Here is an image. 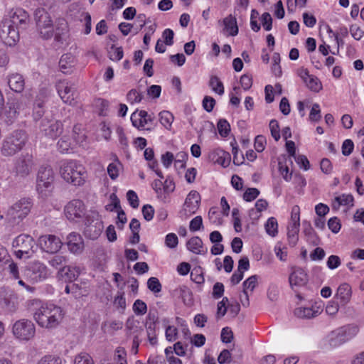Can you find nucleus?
<instances>
[{
  "instance_id": "nucleus-1",
  "label": "nucleus",
  "mask_w": 364,
  "mask_h": 364,
  "mask_svg": "<svg viewBox=\"0 0 364 364\" xmlns=\"http://www.w3.org/2000/svg\"><path fill=\"white\" fill-rule=\"evenodd\" d=\"M32 305L36 306L33 309V318L42 328H54L63 318V311L58 306L52 304H41L38 300H33Z\"/></svg>"
},
{
  "instance_id": "nucleus-2",
  "label": "nucleus",
  "mask_w": 364,
  "mask_h": 364,
  "mask_svg": "<svg viewBox=\"0 0 364 364\" xmlns=\"http://www.w3.org/2000/svg\"><path fill=\"white\" fill-rule=\"evenodd\" d=\"M59 173L65 181L74 186L83 185L87 176L85 168L75 160L62 161Z\"/></svg>"
},
{
  "instance_id": "nucleus-3",
  "label": "nucleus",
  "mask_w": 364,
  "mask_h": 364,
  "mask_svg": "<svg viewBox=\"0 0 364 364\" xmlns=\"http://www.w3.org/2000/svg\"><path fill=\"white\" fill-rule=\"evenodd\" d=\"M27 141L26 133L16 130L6 136L2 141L0 151L6 157L13 156L23 149Z\"/></svg>"
},
{
  "instance_id": "nucleus-4",
  "label": "nucleus",
  "mask_w": 364,
  "mask_h": 364,
  "mask_svg": "<svg viewBox=\"0 0 364 364\" xmlns=\"http://www.w3.org/2000/svg\"><path fill=\"white\" fill-rule=\"evenodd\" d=\"M33 204L30 198H21L12 204L7 210L5 218L11 226L19 225L29 214Z\"/></svg>"
},
{
  "instance_id": "nucleus-5",
  "label": "nucleus",
  "mask_w": 364,
  "mask_h": 364,
  "mask_svg": "<svg viewBox=\"0 0 364 364\" xmlns=\"http://www.w3.org/2000/svg\"><path fill=\"white\" fill-rule=\"evenodd\" d=\"M33 16L39 37L43 40L50 39L54 34V25L50 14L45 9L38 8Z\"/></svg>"
},
{
  "instance_id": "nucleus-6",
  "label": "nucleus",
  "mask_w": 364,
  "mask_h": 364,
  "mask_svg": "<svg viewBox=\"0 0 364 364\" xmlns=\"http://www.w3.org/2000/svg\"><path fill=\"white\" fill-rule=\"evenodd\" d=\"M12 332L19 340L29 341L35 336L36 327L31 320L22 318L14 323Z\"/></svg>"
},
{
  "instance_id": "nucleus-7",
  "label": "nucleus",
  "mask_w": 364,
  "mask_h": 364,
  "mask_svg": "<svg viewBox=\"0 0 364 364\" xmlns=\"http://www.w3.org/2000/svg\"><path fill=\"white\" fill-rule=\"evenodd\" d=\"M49 275L48 267L38 261L28 265L24 270V277L31 283H37L46 279Z\"/></svg>"
},
{
  "instance_id": "nucleus-8",
  "label": "nucleus",
  "mask_w": 364,
  "mask_h": 364,
  "mask_svg": "<svg viewBox=\"0 0 364 364\" xmlns=\"http://www.w3.org/2000/svg\"><path fill=\"white\" fill-rule=\"evenodd\" d=\"M358 331L359 328L355 325L343 326L331 333L330 344L336 346L343 343L355 336Z\"/></svg>"
},
{
  "instance_id": "nucleus-9",
  "label": "nucleus",
  "mask_w": 364,
  "mask_h": 364,
  "mask_svg": "<svg viewBox=\"0 0 364 364\" xmlns=\"http://www.w3.org/2000/svg\"><path fill=\"white\" fill-rule=\"evenodd\" d=\"M85 205L79 199L70 201L64 208L65 215L68 220L73 222H77L85 215Z\"/></svg>"
},
{
  "instance_id": "nucleus-10",
  "label": "nucleus",
  "mask_w": 364,
  "mask_h": 364,
  "mask_svg": "<svg viewBox=\"0 0 364 364\" xmlns=\"http://www.w3.org/2000/svg\"><path fill=\"white\" fill-rule=\"evenodd\" d=\"M6 21H10V23L17 30L26 29L30 22V17L28 14L23 9L18 8L11 10L9 15L4 18Z\"/></svg>"
},
{
  "instance_id": "nucleus-11",
  "label": "nucleus",
  "mask_w": 364,
  "mask_h": 364,
  "mask_svg": "<svg viewBox=\"0 0 364 364\" xmlns=\"http://www.w3.org/2000/svg\"><path fill=\"white\" fill-rule=\"evenodd\" d=\"M34 165L32 154L28 153L22 154L15 160L14 170L17 176L26 177L32 171Z\"/></svg>"
},
{
  "instance_id": "nucleus-12",
  "label": "nucleus",
  "mask_w": 364,
  "mask_h": 364,
  "mask_svg": "<svg viewBox=\"0 0 364 364\" xmlns=\"http://www.w3.org/2000/svg\"><path fill=\"white\" fill-rule=\"evenodd\" d=\"M54 173L50 166H41L37 175V190L41 193L53 188Z\"/></svg>"
},
{
  "instance_id": "nucleus-13",
  "label": "nucleus",
  "mask_w": 364,
  "mask_h": 364,
  "mask_svg": "<svg viewBox=\"0 0 364 364\" xmlns=\"http://www.w3.org/2000/svg\"><path fill=\"white\" fill-rule=\"evenodd\" d=\"M39 128L44 134L51 139H56L63 132V124L59 120L45 117L40 122Z\"/></svg>"
},
{
  "instance_id": "nucleus-14",
  "label": "nucleus",
  "mask_w": 364,
  "mask_h": 364,
  "mask_svg": "<svg viewBox=\"0 0 364 364\" xmlns=\"http://www.w3.org/2000/svg\"><path fill=\"white\" fill-rule=\"evenodd\" d=\"M0 38L5 45L12 46L19 39V31L4 18L0 23Z\"/></svg>"
},
{
  "instance_id": "nucleus-15",
  "label": "nucleus",
  "mask_w": 364,
  "mask_h": 364,
  "mask_svg": "<svg viewBox=\"0 0 364 364\" xmlns=\"http://www.w3.org/2000/svg\"><path fill=\"white\" fill-rule=\"evenodd\" d=\"M200 194L196 191H191L187 196L183 209L180 211V217L187 219L194 214L199 207Z\"/></svg>"
},
{
  "instance_id": "nucleus-16",
  "label": "nucleus",
  "mask_w": 364,
  "mask_h": 364,
  "mask_svg": "<svg viewBox=\"0 0 364 364\" xmlns=\"http://www.w3.org/2000/svg\"><path fill=\"white\" fill-rule=\"evenodd\" d=\"M57 92L61 100L68 104H72L75 99L74 84L68 80H59L55 85Z\"/></svg>"
},
{
  "instance_id": "nucleus-17",
  "label": "nucleus",
  "mask_w": 364,
  "mask_h": 364,
  "mask_svg": "<svg viewBox=\"0 0 364 364\" xmlns=\"http://www.w3.org/2000/svg\"><path fill=\"white\" fill-rule=\"evenodd\" d=\"M41 248L48 253H56L62 247V242L59 237L53 235H42L38 239Z\"/></svg>"
},
{
  "instance_id": "nucleus-18",
  "label": "nucleus",
  "mask_w": 364,
  "mask_h": 364,
  "mask_svg": "<svg viewBox=\"0 0 364 364\" xmlns=\"http://www.w3.org/2000/svg\"><path fill=\"white\" fill-rule=\"evenodd\" d=\"M131 121L132 125L138 129L150 131L153 129L151 127L145 128L146 124L153 125L154 117L144 110H141L138 113L133 112L131 115Z\"/></svg>"
},
{
  "instance_id": "nucleus-19",
  "label": "nucleus",
  "mask_w": 364,
  "mask_h": 364,
  "mask_svg": "<svg viewBox=\"0 0 364 364\" xmlns=\"http://www.w3.org/2000/svg\"><path fill=\"white\" fill-rule=\"evenodd\" d=\"M25 105L23 102L18 99H12L7 102L5 111L4 117L7 124H12L19 114L21 109H23Z\"/></svg>"
},
{
  "instance_id": "nucleus-20",
  "label": "nucleus",
  "mask_w": 364,
  "mask_h": 364,
  "mask_svg": "<svg viewBox=\"0 0 364 364\" xmlns=\"http://www.w3.org/2000/svg\"><path fill=\"white\" fill-rule=\"evenodd\" d=\"M34 245L35 242L32 237L25 234L19 235L13 241V247L21 249V252H24L25 255L28 256L34 252Z\"/></svg>"
},
{
  "instance_id": "nucleus-21",
  "label": "nucleus",
  "mask_w": 364,
  "mask_h": 364,
  "mask_svg": "<svg viewBox=\"0 0 364 364\" xmlns=\"http://www.w3.org/2000/svg\"><path fill=\"white\" fill-rule=\"evenodd\" d=\"M54 39L56 42L63 44L69 37V26L65 18H58L54 28Z\"/></svg>"
},
{
  "instance_id": "nucleus-22",
  "label": "nucleus",
  "mask_w": 364,
  "mask_h": 364,
  "mask_svg": "<svg viewBox=\"0 0 364 364\" xmlns=\"http://www.w3.org/2000/svg\"><path fill=\"white\" fill-rule=\"evenodd\" d=\"M0 262H2L4 265H7V267H4V269L9 272L11 278L14 279H19L18 267L17 264L14 262L6 250H2L0 252Z\"/></svg>"
},
{
  "instance_id": "nucleus-23",
  "label": "nucleus",
  "mask_w": 364,
  "mask_h": 364,
  "mask_svg": "<svg viewBox=\"0 0 364 364\" xmlns=\"http://www.w3.org/2000/svg\"><path fill=\"white\" fill-rule=\"evenodd\" d=\"M289 284L292 289L304 286L308 282V276L301 268L294 269L289 277Z\"/></svg>"
},
{
  "instance_id": "nucleus-24",
  "label": "nucleus",
  "mask_w": 364,
  "mask_h": 364,
  "mask_svg": "<svg viewBox=\"0 0 364 364\" xmlns=\"http://www.w3.org/2000/svg\"><path fill=\"white\" fill-rule=\"evenodd\" d=\"M81 273L80 267L64 265L58 272L59 278L64 279L66 282H73L76 280Z\"/></svg>"
},
{
  "instance_id": "nucleus-25",
  "label": "nucleus",
  "mask_w": 364,
  "mask_h": 364,
  "mask_svg": "<svg viewBox=\"0 0 364 364\" xmlns=\"http://www.w3.org/2000/svg\"><path fill=\"white\" fill-rule=\"evenodd\" d=\"M67 245L69 250L74 254L82 252L84 248L82 238L80 234L71 232L67 237Z\"/></svg>"
},
{
  "instance_id": "nucleus-26",
  "label": "nucleus",
  "mask_w": 364,
  "mask_h": 364,
  "mask_svg": "<svg viewBox=\"0 0 364 364\" xmlns=\"http://www.w3.org/2000/svg\"><path fill=\"white\" fill-rule=\"evenodd\" d=\"M209 158L213 163L220 164L223 167L228 166L230 162V154L220 149L211 151Z\"/></svg>"
},
{
  "instance_id": "nucleus-27",
  "label": "nucleus",
  "mask_w": 364,
  "mask_h": 364,
  "mask_svg": "<svg viewBox=\"0 0 364 364\" xmlns=\"http://www.w3.org/2000/svg\"><path fill=\"white\" fill-rule=\"evenodd\" d=\"M76 64L75 58L71 53L63 55L59 61V68L62 73L70 74Z\"/></svg>"
},
{
  "instance_id": "nucleus-28",
  "label": "nucleus",
  "mask_w": 364,
  "mask_h": 364,
  "mask_svg": "<svg viewBox=\"0 0 364 364\" xmlns=\"http://www.w3.org/2000/svg\"><path fill=\"white\" fill-rule=\"evenodd\" d=\"M321 311L322 309L319 306L299 307L294 310V314L298 318H311L317 316Z\"/></svg>"
},
{
  "instance_id": "nucleus-29",
  "label": "nucleus",
  "mask_w": 364,
  "mask_h": 364,
  "mask_svg": "<svg viewBox=\"0 0 364 364\" xmlns=\"http://www.w3.org/2000/svg\"><path fill=\"white\" fill-rule=\"evenodd\" d=\"M8 84L13 91L21 92L25 87V80L23 75L18 73H13L8 77Z\"/></svg>"
},
{
  "instance_id": "nucleus-30",
  "label": "nucleus",
  "mask_w": 364,
  "mask_h": 364,
  "mask_svg": "<svg viewBox=\"0 0 364 364\" xmlns=\"http://www.w3.org/2000/svg\"><path fill=\"white\" fill-rule=\"evenodd\" d=\"M186 247L189 251L196 255H205L208 252L207 248L203 247L202 240L198 236L193 237L188 240Z\"/></svg>"
},
{
  "instance_id": "nucleus-31",
  "label": "nucleus",
  "mask_w": 364,
  "mask_h": 364,
  "mask_svg": "<svg viewBox=\"0 0 364 364\" xmlns=\"http://www.w3.org/2000/svg\"><path fill=\"white\" fill-rule=\"evenodd\" d=\"M125 326L127 334L133 336V337L137 336L139 338L144 331L142 326H140V322L134 319V316L128 318Z\"/></svg>"
},
{
  "instance_id": "nucleus-32",
  "label": "nucleus",
  "mask_w": 364,
  "mask_h": 364,
  "mask_svg": "<svg viewBox=\"0 0 364 364\" xmlns=\"http://www.w3.org/2000/svg\"><path fill=\"white\" fill-rule=\"evenodd\" d=\"M336 296L342 304H346L352 296L351 287L348 283L341 284L337 289Z\"/></svg>"
},
{
  "instance_id": "nucleus-33",
  "label": "nucleus",
  "mask_w": 364,
  "mask_h": 364,
  "mask_svg": "<svg viewBox=\"0 0 364 364\" xmlns=\"http://www.w3.org/2000/svg\"><path fill=\"white\" fill-rule=\"evenodd\" d=\"M257 282V275H252L247 278L242 284L243 285V294L245 296V303L243 302L242 300V304L244 306H248L250 304L249 301V296L247 294V291L250 290V291H252L256 287Z\"/></svg>"
},
{
  "instance_id": "nucleus-34",
  "label": "nucleus",
  "mask_w": 364,
  "mask_h": 364,
  "mask_svg": "<svg viewBox=\"0 0 364 364\" xmlns=\"http://www.w3.org/2000/svg\"><path fill=\"white\" fill-rule=\"evenodd\" d=\"M103 229L102 222L97 221L95 225L89 224L85 228V235L91 240L97 239Z\"/></svg>"
},
{
  "instance_id": "nucleus-35",
  "label": "nucleus",
  "mask_w": 364,
  "mask_h": 364,
  "mask_svg": "<svg viewBox=\"0 0 364 364\" xmlns=\"http://www.w3.org/2000/svg\"><path fill=\"white\" fill-rule=\"evenodd\" d=\"M341 205H353V197L350 194H342L336 196L332 203V208L338 210Z\"/></svg>"
},
{
  "instance_id": "nucleus-36",
  "label": "nucleus",
  "mask_w": 364,
  "mask_h": 364,
  "mask_svg": "<svg viewBox=\"0 0 364 364\" xmlns=\"http://www.w3.org/2000/svg\"><path fill=\"white\" fill-rule=\"evenodd\" d=\"M223 24L225 28L229 32V35L235 36L238 33V27L237 25V20L235 16L230 14L223 19Z\"/></svg>"
},
{
  "instance_id": "nucleus-37",
  "label": "nucleus",
  "mask_w": 364,
  "mask_h": 364,
  "mask_svg": "<svg viewBox=\"0 0 364 364\" xmlns=\"http://www.w3.org/2000/svg\"><path fill=\"white\" fill-rule=\"evenodd\" d=\"M300 225L296 224L289 223L287 227V237L289 242L291 246H295L297 243L299 237L298 233L299 231Z\"/></svg>"
},
{
  "instance_id": "nucleus-38",
  "label": "nucleus",
  "mask_w": 364,
  "mask_h": 364,
  "mask_svg": "<svg viewBox=\"0 0 364 364\" xmlns=\"http://www.w3.org/2000/svg\"><path fill=\"white\" fill-rule=\"evenodd\" d=\"M58 150L64 154L73 149L74 142L68 136H63L58 142Z\"/></svg>"
},
{
  "instance_id": "nucleus-39",
  "label": "nucleus",
  "mask_w": 364,
  "mask_h": 364,
  "mask_svg": "<svg viewBox=\"0 0 364 364\" xmlns=\"http://www.w3.org/2000/svg\"><path fill=\"white\" fill-rule=\"evenodd\" d=\"M209 86L215 93L222 95L224 93V86L218 77L211 76L209 80Z\"/></svg>"
},
{
  "instance_id": "nucleus-40",
  "label": "nucleus",
  "mask_w": 364,
  "mask_h": 364,
  "mask_svg": "<svg viewBox=\"0 0 364 364\" xmlns=\"http://www.w3.org/2000/svg\"><path fill=\"white\" fill-rule=\"evenodd\" d=\"M180 295L186 306H191L193 304V298L191 291L186 287H181Z\"/></svg>"
},
{
  "instance_id": "nucleus-41",
  "label": "nucleus",
  "mask_w": 364,
  "mask_h": 364,
  "mask_svg": "<svg viewBox=\"0 0 364 364\" xmlns=\"http://www.w3.org/2000/svg\"><path fill=\"white\" fill-rule=\"evenodd\" d=\"M161 124L166 129H169L173 121V114L168 111H162L159 113Z\"/></svg>"
},
{
  "instance_id": "nucleus-42",
  "label": "nucleus",
  "mask_w": 364,
  "mask_h": 364,
  "mask_svg": "<svg viewBox=\"0 0 364 364\" xmlns=\"http://www.w3.org/2000/svg\"><path fill=\"white\" fill-rule=\"evenodd\" d=\"M121 166L122 164L118 160H116L109 164L107 167V173L112 180H114L118 177Z\"/></svg>"
},
{
  "instance_id": "nucleus-43",
  "label": "nucleus",
  "mask_w": 364,
  "mask_h": 364,
  "mask_svg": "<svg viewBox=\"0 0 364 364\" xmlns=\"http://www.w3.org/2000/svg\"><path fill=\"white\" fill-rule=\"evenodd\" d=\"M277 228H278V224L276 218L272 217L269 218L266 224H265V229L269 235L274 237L277 234Z\"/></svg>"
},
{
  "instance_id": "nucleus-44",
  "label": "nucleus",
  "mask_w": 364,
  "mask_h": 364,
  "mask_svg": "<svg viewBox=\"0 0 364 364\" xmlns=\"http://www.w3.org/2000/svg\"><path fill=\"white\" fill-rule=\"evenodd\" d=\"M304 83L309 89L314 92H318L321 89V84L318 79L314 75H311Z\"/></svg>"
},
{
  "instance_id": "nucleus-45",
  "label": "nucleus",
  "mask_w": 364,
  "mask_h": 364,
  "mask_svg": "<svg viewBox=\"0 0 364 364\" xmlns=\"http://www.w3.org/2000/svg\"><path fill=\"white\" fill-rule=\"evenodd\" d=\"M109 58L112 60H120L123 58V50L122 47H115L112 46L109 50Z\"/></svg>"
},
{
  "instance_id": "nucleus-46",
  "label": "nucleus",
  "mask_w": 364,
  "mask_h": 364,
  "mask_svg": "<svg viewBox=\"0 0 364 364\" xmlns=\"http://www.w3.org/2000/svg\"><path fill=\"white\" fill-rule=\"evenodd\" d=\"M75 364H95V362L88 353H80L75 356Z\"/></svg>"
},
{
  "instance_id": "nucleus-47",
  "label": "nucleus",
  "mask_w": 364,
  "mask_h": 364,
  "mask_svg": "<svg viewBox=\"0 0 364 364\" xmlns=\"http://www.w3.org/2000/svg\"><path fill=\"white\" fill-rule=\"evenodd\" d=\"M38 364H62V359L58 355H47L43 356Z\"/></svg>"
},
{
  "instance_id": "nucleus-48",
  "label": "nucleus",
  "mask_w": 364,
  "mask_h": 364,
  "mask_svg": "<svg viewBox=\"0 0 364 364\" xmlns=\"http://www.w3.org/2000/svg\"><path fill=\"white\" fill-rule=\"evenodd\" d=\"M218 129L222 136H227L230 131V126L227 120L221 119L218 123Z\"/></svg>"
},
{
  "instance_id": "nucleus-49",
  "label": "nucleus",
  "mask_w": 364,
  "mask_h": 364,
  "mask_svg": "<svg viewBox=\"0 0 364 364\" xmlns=\"http://www.w3.org/2000/svg\"><path fill=\"white\" fill-rule=\"evenodd\" d=\"M208 218L211 223L215 225H220L222 223V218L220 213L216 208H212L208 212Z\"/></svg>"
},
{
  "instance_id": "nucleus-50",
  "label": "nucleus",
  "mask_w": 364,
  "mask_h": 364,
  "mask_svg": "<svg viewBox=\"0 0 364 364\" xmlns=\"http://www.w3.org/2000/svg\"><path fill=\"white\" fill-rule=\"evenodd\" d=\"M147 287L151 291L155 294L161 291V284L156 277L149 278L147 282Z\"/></svg>"
},
{
  "instance_id": "nucleus-51",
  "label": "nucleus",
  "mask_w": 364,
  "mask_h": 364,
  "mask_svg": "<svg viewBox=\"0 0 364 364\" xmlns=\"http://www.w3.org/2000/svg\"><path fill=\"white\" fill-rule=\"evenodd\" d=\"M147 310L146 304L140 299L135 301L133 305V311L137 315H144Z\"/></svg>"
},
{
  "instance_id": "nucleus-52",
  "label": "nucleus",
  "mask_w": 364,
  "mask_h": 364,
  "mask_svg": "<svg viewBox=\"0 0 364 364\" xmlns=\"http://www.w3.org/2000/svg\"><path fill=\"white\" fill-rule=\"evenodd\" d=\"M44 114L43 102H37L34 105L33 117L35 121L42 120V117Z\"/></svg>"
},
{
  "instance_id": "nucleus-53",
  "label": "nucleus",
  "mask_w": 364,
  "mask_h": 364,
  "mask_svg": "<svg viewBox=\"0 0 364 364\" xmlns=\"http://www.w3.org/2000/svg\"><path fill=\"white\" fill-rule=\"evenodd\" d=\"M259 194V191L256 188H247L243 194V199L247 202L255 200Z\"/></svg>"
},
{
  "instance_id": "nucleus-54",
  "label": "nucleus",
  "mask_w": 364,
  "mask_h": 364,
  "mask_svg": "<svg viewBox=\"0 0 364 364\" xmlns=\"http://www.w3.org/2000/svg\"><path fill=\"white\" fill-rule=\"evenodd\" d=\"M269 129L272 137L276 141H278L280 139L279 126L278 122L275 119L271 120L269 122Z\"/></svg>"
},
{
  "instance_id": "nucleus-55",
  "label": "nucleus",
  "mask_w": 364,
  "mask_h": 364,
  "mask_svg": "<svg viewBox=\"0 0 364 364\" xmlns=\"http://www.w3.org/2000/svg\"><path fill=\"white\" fill-rule=\"evenodd\" d=\"M127 353L122 348H117L114 353V360H117L119 364H127Z\"/></svg>"
},
{
  "instance_id": "nucleus-56",
  "label": "nucleus",
  "mask_w": 364,
  "mask_h": 364,
  "mask_svg": "<svg viewBox=\"0 0 364 364\" xmlns=\"http://www.w3.org/2000/svg\"><path fill=\"white\" fill-rule=\"evenodd\" d=\"M66 262V259H65V257L62 256V255H55L54 256L50 261H49V264L55 267V268H62L61 267L65 264Z\"/></svg>"
},
{
  "instance_id": "nucleus-57",
  "label": "nucleus",
  "mask_w": 364,
  "mask_h": 364,
  "mask_svg": "<svg viewBox=\"0 0 364 364\" xmlns=\"http://www.w3.org/2000/svg\"><path fill=\"white\" fill-rule=\"evenodd\" d=\"M321 117V110L319 105L317 103H315L313 105L310 114H309V119L311 121L314 122H318L320 120Z\"/></svg>"
},
{
  "instance_id": "nucleus-58",
  "label": "nucleus",
  "mask_w": 364,
  "mask_h": 364,
  "mask_svg": "<svg viewBox=\"0 0 364 364\" xmlns=\"http://www.w3.org/2000/svg\"><path fill=\"white\" fill-rule=\"evenodd\" d=\"M328 226L333 233H338L341 228L340 220L337 217L330 218L328 221Z\"/></svg>"
},
{
  "instance_id": "nucleus-59",
  "label": "nucleus",
  "mask_w": 364,
  "mask_h": 364,
  "mask_svg": "<svg viewBox=\"0 0 364 364\" xmlns=\"http://www.w3.org/2000/svg\"><path fill=\"white\" fill-rule=\"evenodd\" d=\"M166 338L168 341H174L177 338L178 329L173 326H168L166 328Z\"/></svg>"
},
{
  "instance_id": "nucleus-60",
  "label": "nucleus",
  "mask_w": 364,
  "mask_h": 364,
  "mask_svg": "<svg viewBox=\"0 0 364 364\" xmlns=\"http://www.w3.org/2000/svg\"><path fill=\"white\" fill-rule=\"evenodd\" d=\"M127 198L129 201V205L133 208H137L139 207V198L136 195V193L132 191L129 190L127 193Z\"/></svg>"
},
{
  "instance_id": "nucleus-61",
  "label": "nucleus",
  "mask_w": 364,
  "mask_h": 364,
  "mask_svg": "<svg viewBox=\"0 0 364 364\" xmlns=\"http://www.w3.org/2000/svg\"><path fill=\"white\" fill-rule=\"evenodd\" d=\"M173 36L174 33L173 30L170 28L165 29L162 33L164 43L167 46H172L173 44Z\"/></svg>"
},
{
  "instance_id": "nucleus-62",
  "label": "nucleus",
  "mask_w": 364,
  "mask_h": 364,
  "mask_svg": "<svg viewBox=\"0 0 364 364\" xmlns=\"http://www.w3.org/2000/svg\"><path fill=\"white\" fill-rule=\"evenodd\" d=\"M350 32L352 37L356 41L360 40L364 35V31L356 24L350 26Z\"/></svg>"
},
{
  "instance_id": "nucleus-63",
  "label": "nucleus",
  "mask_w": 364,
  "mask_h": 364,
  "mask_svg": "<svg viewBox=\"0 0 364 364\" xmlns=\"http://www.w3.org/2000/svg\"><path fill=\"white\" fill-rule=\"evenodd\" d=\"M143 98L142 94L136 90H131L127 94V100L131 103H136L141 101Z\"/></svg>"
},
{
  "instance_id": "nucleus-64",
  "label": "nucleus",
  "mask_w": 364,
  "mask_h": 364,
  "mask_svg": "<svg viewBox=\"0 0 364 364\" xmlns=\"http://www.w3.org/2000/svg\"><path fill=\"white\" fill-rule=\"evenodd\" d=\"M215 105V100L210 96H205L203 100V107L208 112H210Z\"/></svg>"
}]
</instances>
